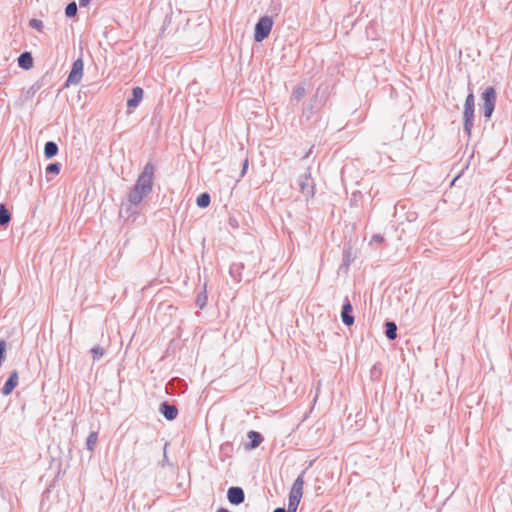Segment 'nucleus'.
Returning <instances> with one entry per match:
<instances>
[{
    "label": "nucleus",
    "mask_w": 512,
    "mask_h": 512,
    "mask_svg": "<svg viewBox=\"0 0 512 512\" xmlns=\"http://www.w3.org/2000/svg\"><path fill=\"white\" fill-rule=\"evenodd\" d=\"M304 478L300 475L294 481L289 494L288 512H296L303 496Z\"/></svg>",
    "instance_id": "f257e3e1"
},
{
    "label": "nucleus",
    "mask_w": 512,
    "mask_h": 512,
    "mask_svg": "<svg viewBox=\"0 0 512 512\" xmlns=\"http://www.w3.org/2000/svg\"><path fill=\"white\" fill-rule=\"evenodd\" d=\"M153 174V166L146 165L134 186L137 189V191H141L145 195H147L151 191L153 184Z\"/></svg>",
    "instance_id": "f03ea898"
},
{
    "label": "nucleus",
    "mask_w": 512,
    "mask_h": 512,
    "mask_svg": "<svg viewBox=\"0 0 512 512\" xmlns=\"http://www.w3.org/2000/svg\"><path fill=\"white\" fill-rule=\"evenodd\" d=\"M474 110H475V98L472 93H470L465 100L464 104V129L468 135L471 134V130L473 127V119H474Z\"/></svg>",
    "instance_id": "7ed1b4c3"
},
{
    "label": "nucleus",
    "mask_w": 512,
    "mask_h": 512,
    "mask_svg": "<svg viewBox=\"0 0 512 512\" xmlns=\"http://www.w3.org/2000/svg\"><path fill=\"white\" fill-rule=\"evenodd\" d=\"M273 20L269 16L262 17L255 26L254 39L256 42H262L271 32Z\"/></svg>",
    "instance_id": "20e7f679"
},
{
    "label": "nucleus",
    "mask_w": 512,
    "mask_h": 512,
    "mask_svg": "<svg viewBox=\"0 0 512 512\" xmlns=\"http://www.w3.org/2000/svg\"><path fill=\"white\" fill-rule=\"evenodd\" d=\"M482 109L484 112V116L489 119L494 111L495 103H496V91L493 87H488L482 93Z\"/></svg>",
    "instance_id": "39448f33"
},
{
    "label": "nucleus",
    "mask_w": 512,
    "mask_h": 512,
    "mask_svg": "<svg viewBox=\"0 0 512 512\" xmlns=\"http://www.w3.org/2000/svg\"><path fill=\"white\" fill-rule=\"evenodd\" d=\"M83 70H84V63L82 59H77L74 61L72 70L70 74L68 75L66 85L69 84H78L80 83L82 76H83Z\"/></svg>",
    "instance_id": "423d86ee"
},
{
    "label": "nucleus",
    "mask_w": 512,
    "mask_h": 512,
    "mask_svg": "<svg viewBox=\"0 0 512 512\" xmlns=\"http://www.w3.org/2000/svg\"><path fill=\"white\" fill-rule=\"evenodd\" d=\"M230 503L238 505L244 501V492L240 487H231L227 493Z\"/></svg>",
    "instance_id": "0eeeda50"
},
{
    "label": "nucleus",
    "mask_w": 512,
    "mask_h": 512,
    "mask_svg": "<svg viewBox=\"0 0 512 512\" xmlns=\"http://www.w3.org/2000/svg\"><path fill=\"white\" fill-rule=\"evenodd\" d=\"M144 91L141 87H135L132 91V98L127 100V106L129 108L137 107L143 99Z\"/></svg>",
    "instance_id": "6e6552de"
},
{
    "label": "nucleus",
    "mask_w": 512,
    "mask_h": 512,
    "mask_svg": "<svg viewBox=\"0 0 512 512\" xmlns=\"http://www.w3.org/2000/svg\"><path fill=\"white\" fill-rule=\"evenodd\" d=\"M352 310H353V308H352V305L350 304V302H347L343 305L341 318H342L343 323L347 326H351L354 323V317L351 314Z\"/></svg>",
    "instance_id": "1a4fd4ad"
},
{
    "label": "nucleus",
    "mask_w": 512,
    "mask_h": 512,
    "mask_svg": "<svg viewBox=\"0 0 512 512\" xmlns=\"http://www.w3.org/2000/svg\"><path fill=\"white\" fill-rule=\"evenodd\" d=\"M162 414L167 420H174L177 417L178 409L174 405L163 403L160 408Z\"/></svg>",
    "instance_id": "9d476101"
},
{
    "label": "nucleus",
    "mask_w": 512,
    "mask_h": 512,
    "mask_svg": "<svg viewBox=\"0 0 512 512\" xmlns=\"http://www.w3.org/2000/svg\"><path fill=\"white\" fill-rule=\"evenodd\" d=\"M18 379V373L16 371L12 372L3 387L4 395H9L13 391V389L18 385Z\"/></svg>",
    "instance_id": "9b49d317"
},
{
    "label": "nucleus",
    "mask_w": 512,
    "mask_h": 512,
    "mask_svg": "<svg viewBox=\"0 0 512 512\" xmlns=\"http://www.w3.org/2000/svg\"><path fill=\"white\" fill-rule=\"evenodd\" d=\"M300 190L302 193H304L306 196L312 195L313 193V186H312V180L309 175H305L300 180Z\"/></svg>",
    "instance_id": "f8f14e48"
},
{
    "label": "nucleus",
    "mask_w": 512,
    "mask_h": 512,
    "mask_svg": "<svg viewBox=\"0 0 512 512\" xmlns=\"http://www.w3.org/2000/svg\"><path fill=\"white\" fill-rule=\"evenodd\" d=\"M18 64L23 69H30L33 66V58L29 52H24L18 57Z\"/></svg>",
    "instance_id": "ddd939ff"
},
{
    "label": "nucleus",
    "mask_w": 512,
    "mask_h": 512,
    "mask_svg": "<svg viewBox=\"0 0 512 512\" xmlns=\"http://www.w3.org/2000/svg\"><path fill=\"white\" fill-rule=\"evenodd\" d=\"M248 438L250 439L251 442H250V444H248L246 446L247 449H255V448H257L261 444V442L263 440V438L260 435V433H258L256 431H250L248 433Z\"/></svg>",
    "instance_id": "4468645a"
},
{
    "label": "nucleus",
    "mask_w": 512,
    "mask_h": 512,
    "mask_svg": "<svg viewBox=\"0 0 512 512\" xmlns=\"http://www.w3.org/2000/svg\"><path fill=\"white\" fill-rule=\"evenodd\" d=\"M57 152H58V147H57L56 143L49 141L45 144L44 154H45L46 158L50 159V158L54 157L57 154Z\"/></svg>",
    "instance_id": "2eb2a0df"
},
{
    "label": "nucleus",
    "mask_w": 512,
    "mask_h": 512,
    "mask_svg": "<svg viewBox=\"0 0 512 512\" xmlns=\"http://www.w3.org/2000/svg\"><path fill=\"white\" fill-rule=\"evenodd\" d=\"M386 336L390 340H394L397 336V326L394 322L386 323Z\"/></svg>",
    "instance_id": "dca6fc26"
},
{
    "label": "nucleus",
    "mask_w": 512,
    "mask_h": 512,
    "mask_svg": "<svg viewBox=\"0 0 512 512\" xmlns=\"http://www.w3.org/2000/svg\"><path fill=\"white\" fill-rule=\"evenodd\" d=\"M145 194H143L141 191H137V189L134 187L132 192L129 194V201L133 204H138L141 202Z\"/></svg>",
    "instance_id": "f3484780"
},
{
    "label": "nucleus",
    "mask_w": 512,
    "mask_h": 512,
    "mask_svg": "<svg viewBox=\"0 0 512 512\" xmlns=\"http://www.w3.org/2000/svg\"><path fill=\"white\" fill-rule=\"evenodd\" d=\"M98 442V434L97 432H92L87 437V447L90 451H93L96 444Z\"/></svg>",
    "instance_id": "a211bd4d"
},
{
    "label": "nucleus",
    "mask_w": 512,
    "mask_h": 512,
    "mask_svg": "<svg viewBox=\"0 0 512 512\" xmlns=\"http://www.w3.org/2000/svg\"><path fill=\"white\" fill-rule=\"evenodd\" d=\"M210 204V196L208 193H202L197 197V205L199 207L205 208Z\"/></svg>",
    "instance_id": "6ab92c4d"
},
{
    "label": "nucleus",
    "mask_w": 512,
    "mask_h": 512,
    "mask_svg": "<svg viewBox=\"0 0 512 512\" xmlns=\"http://www.w3.org/2000/svg\"><path fill=\"white\" fill-rule=\"evenodd\" d=\"M10 220V215L3 205L0 206V225L7 224Z\"/></svg>",
    "instance_id": "aec40b11"
},
{
    "label": "nucleus",
    "mask_w": 512,
    "mask_h": 512,
    "mask_svg": "<svg viewBox=\"0 0 512 512\" xmlns=\"http://www.w3.org/2000/svg\"><path fill=\"white\" fill-rule=\"evenodd\" d=\"M65 13L68 17H74L77 13V5L75 2H71L66 6Z\"/></svg>",
    "instance_id": "412c9836"
},
{
    "label": "nucleus",
    "mask_w": 512,
    "mask_h": 512,
    "mask_svg": "<svg viewBox=\"0 0 512 512\" xmlns=\"http://www.w3.org/2000/svg\"><path fill=\"white\" fill-rule=\"evenodd\" d=\"M29 25H30L32 28H34V29H36V30H38V31H40V32H41V31H42V29H43V22H42L41 20H38V19H31V20L29 21Z\"/></svg>",
    "instance_id": "4be33fe9"
},
{
    "label": "nucleus",
    "mask_w": 512,
    "mask_h": 512,
    "mask_svg": "<svg viewBox=\"0 0 512 512\" xmlns=\"http://www.w3.org/2000/svg\"><path fill=\"white\" fill-rule=\"evenodd\" d=\"M46 172L47 173H52V174H58L60 172V167H59V165L57 163L49 164L46 167Z\"/></svg>",
    "instance_id": "5701e85b"
},
{
    "label": "nucleus",
    "mask_w": 512,
    "mask_h": 512,
    "mask_svg": "<svg viewBox=\"0 0 512 512\" xmlns=\"http://www.w3.org/2000/svg\"><path fill=\"white\" fill-rule=\"evenodd\" d=\"M91 352H92L94 358H96V359L101 358L104 354L103 349L99 346H95L94 348H92Z\"/></svg>",
    "instance_id": "b1692460"
},
{
    "label": "nucleus",
    "mask_w": 512,
    "mask_h": 512,
    "mask_svg": "<svg viewBox=\"0 0 512 512\" xmlns=\"http://www.w3.org/2000/svg\"><path fill=\"white\" fill-rule=\"evenodd\" d=\"M247 169H248V159H245V161L243 163V169L241 172V176H243L246 173Z\"/></svg>",
    "instance_id": "393cba45"
},
{
    "label": "nucleus",
    "mask_w": 512,
    "mask_h": 512,
    "mask_svg": "<svg viewBox=\"0 0 512 512\" xmlns=\"http://www.w3.org/2000/svg\"><path fill=\"white\" fill-rule=\"evenodd\" d=\"M92 0H79L80 6H87Z\"/></svg>",
    "instance_id": "a878e982"
},
{
    "label": "nucleus",
    "mask_w": 512,
    "mask_h": 512,
    "mask_svg": "<svg viewBox=\"0 0 512 512\" xmlns=\"http://www.w3.org/2000/svg\"><path fill=\"white\" fill-rule=\"evenodd\" d=\"M273 512H286L284 508H277Z\"/></svg>",
    "instance_id": "bb28decb"
},
{
    "label": "nucleus",
    "mask_w": 512,
    "mask_h": 512,
    "mask_svg": "<svg viewBox=\"0 0 512 512\" xmlns=\"http://www.w3.org/2000/svg\"><path fill=\"white\" fill-rule=\"evenodd\" d=\"M217 512H229V511L225 508H220Z\"/></svg>",
    "instance_id": "cd10ccee"
}]
</instances>
